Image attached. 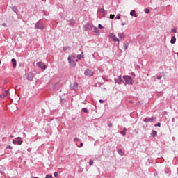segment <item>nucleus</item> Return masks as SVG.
<instances>
[{
    "instance_id": "a18cd8bd",
    "label": "nucleus",
    "mask_w": 178,
    "mask_h": 178,
    "mask_svg": "<svg viewBox=\"0 0 178 178\" xmlns=\"http://www.w3.org/2000/svg\"><path fill=\"white\" fill-rule=\"evenodd\" d=\"M169 172H170L169 170H165V173H166V174L169 173Z\"/></svg>"
},
{
    "instance_id": "39448f33",
    "label": "nucleus",
    "mask_w": 178,
    "mask_h": 178,
    "mask_svg": "<svg viewBox=\"0 0 178 178\" xmlns=\"http://www.w3.org/2000/svg\"><path fill=\"white\" fill-rule=\"evenodd\" d=\"M85 76H88V77H92L94 76V71L90 69H86L84 72Z\"/></svg>"
},
{
    "instance_id": "c9c22d12",
    "label": "nucleus",
    "mask_w": 178,
    "mask_h": 178,
    "mask_svg": "<svg viewBox=\"0 0 178 178\" xmlns=\"http://www.w3.org/2000/svg\"><path fill=\"white\" fill-rule=\"evenodd\" d=\"M108 127L112 128V127L113 126V124L112 123H108Z\"/></svg>"
},
{
    "instance_id": "f704fd0d",
    "label": "nucleus",
    "mask_w": 178,
    "mask_h": 178,
    "mask_svg": "<svg viewBox=\"0 0 178 178\" xmlns=\"http://www.w3.org/2000/svg\"><path fill=\"white\" fill-rule=\"evenodd\" d=\"M76 58H77V59H81V54H78L77 56H76Z\"/></svg>"
},
{
    "instance_id": "20e7f679",
    "label": "nucleus",
    "mask_w": 178,
    "mask_h": 178,
    "mask_svg": "<svg viewBox=\"0 0 178 178\" xmlns=\"http://www.w3.org/2000/svg\"><path fill=\"white\" fill-rule=\"evenodd\" d=\"M84 29H85V31H92L94 29V25H92V24L91 23H87L84 26Z\"/></svg>"
},
{
    "instance_id": "9d476101",
    "label": "nucleus",
    "mask_w": 178,
    "mask_h": 178,
    "mask_svg": "<svg viewBox=\"0 0 178 178\" xmlns=\"http://www.w3.org/2000/svg\"><path fill=\"white\" fill-rule=\"evenodd\" d=\"M9 94V90H6L4 92L0 95V98L1 99H5L6 97H8V95Z\"/></svg>"
},
{
    "instance_id": "7ed1b4c3",
    "label": "nucleus",
    "mask_w": 178,
    "mask_h": 178,
    "mask_svg": "<svg viewBox=\"0 0 178 178\" xmlns=\"http://www.w3.org/2000/svg\"><path fill=\"white\" fill-rule=\"evenodd\" d=\"M45 29V26H44V24H42V21L40 19L35 24V29H40V30H44Z\"/></svg>"
},
{
    "instance_id": "4c0bfd02",
    "label": "nucleus",
    "mask_w": 178,
    "mask_h": 178,
    "mask_svg": "<svg viewBox=\"0 0 178 178\" xmlns=\"http://www.w3.org/2000/svg\"><path fill=\"white\" fill-rule=\"evenodd\" d=\"M13 148V147H12V146L10 145L6 147V149H12Z\"/></svg>"
},
{
    "instance_id": "c03bdc74",
    "label": "nucleus",
    "mask_w": 178,
    "mask_h": 178,
    "mask_svg": "<svg viewBox=\"0 0 178 178\" xmlns=\"http://www.w3.org/2000/svg\"><path fill=\"white\" fill-rule=\"evenodd\" d=\"M70 24L71 26H73V24H74V23H73V22L70 21Z\"/></svg>"
},
{
    "instance_id": "b1692460",
    "label": "nucleus",
    "mask_w": 178,
    "mask_h": 178,
    "mask_svg": "<svg viewBox=\"0 0 178 178\" xmlns=\"http://www.w3.org/2000/svg\"><path fill=\"white\" fill-rule=\"evenodd\" d=\"M82 112H84L85 113H88V110H87V108H83Z\"/></svg>"
},
{
    "instance_id": "4d7b16f0",
    "label": "nucleus",
    "mask_w": 178,
    "mask_h": 178,
    "mask_svg": "<svg viewBox=\"0 0 178 178\" xmlns=\"http://www.w3.org/2000/svg\"><path fill=\"white\" fill-rule=\"evenodd\" d=\"M60 101H63V100L62 99V97H60Z\"/></svg>"
},
{
    "instance_id": "09e8293b",
    "label": "nucleus",
    "mask_w": 178,
    "mask_h": 178,
    "mask_svg": "<svg viewBox=\"0 0 178 178\" xmlns=\"http://www.w3.org/2000/svg\"><path fill=\"white\" fill-rule=\"evenodd\" d=\"M122 26H126V23L125 22H122Z\"/></svg>"
},
{
    "instance_id": "ea45409f",
    "label": "nucleus",
    "mask_w": 178,
    "mask_h": 178,
    "mask_svg": "<svg viewBox=\"0 0 178 178\" xmlns=\"http://www.w3.org/2000/svg\"><path fill=\"white\" fill-rule=\"evenodd\" d=\"M54 175V177H58V172H55Z\"/></svg>"
},
{
    "instance_id": "cd10ccee",
    "label": "nucleus",
    "mask_w": 178,
    "mask_h": 178,
    "mask_svg": "<svg viewBox=\"0 0 178 178\" xmlns=\"http://www.w3.org/2000/svg\"><path fill=\"white\" fill-rule=\"evenodd\" d=\"M92 165H94V161L90 160V161H89V165L91 166Z\"/></svg>"
},
{
    "instance_id": "58836bf2",
    "label": "nucleus",
    "mask_w": 178,
    "mask_h": 178,
    "mask_svg": "<svg viewBox=\"0 0 178 178\" xmlns=\"http://www.w3.org/2000/svg\"><path fill=\"white\" fill-rule=\"evenodd\" d=\"M98 28H99V29H104V26H102L101 25V24H99L98 25Z\"/></svg>"
},
{
    "instance_id": "603ef678",
    "label": "nucleus",
    "mask_w": 178,
    "mask_h": 178,
    "mask_svg": "<svg viewBox=\"0 0 178 178\" xmlns=\"http://www.w3.org/2000/svg\"><path fill=\"white\" fill-rule=\"evenodd\" d=\"M76 62H79V59H76V58H75V63H76Z\"/></svg>"
},
{
    "instance_id": "f3484780",
    "label": "nucleus",
    "mask_w": 178,
    "mask_h": 178,
    "mask_svg": "<svg viewBox=\"0 0 178 178\" xmlns=\"http://www.w3.org/2000/svg\"><path fill=\"white\" fill-rule=\"evenodd\" d=\"M170 44H176V36H172L171 38Z\"/></svg>"
},
{
    "instance_id": "a878e982",
    "label": "nucleus",
    "mask_w": 178,
    "mask_h": 178,
    "mask_svg": "<svg viewBox=\"0 0 178 178\" xmlns=\"http://www.w3.org/2000/svg\"><path fill=\"white\" fill-rule=\"evenodd\" d=\"M171 33H177V29L176 28L172 29Z\"/></svg>"
},
{
    "instance_id": "bf43d9fd",
    "label": "nucleus",
    "mask_w": 178,
    "mask_h": 178,
    "mask_svg": "<svg viewBox=\"0 0 178 178\" xmlns=\"http://www.w3.org/2000/svg\"><path fill=\"white\" fill-rule=\"evenodd\" d=\"M177 56H178V52H177Z\"/></svg>"
},
{
    "instance_id": "6e6d98bb",
    "label": "nucleus",
    "mask_w": 178,
    "mask_h": 178,
    "mask_svg": "<svg viewBox=\"0 0 178 178\" xmlns=\"http://www.w3.org/2000/svg\"><path fill=\"white\" fill-rule=\"evenodd\" d=\"M81 58H84V55H82V56H81Z\"/></svg>"
},
{
    "instance_id": "37998d69",
    "label": "nucleus",
    "mask_w": 178,
    "mask_h": 178,
    "mask_svg": "<svg viewBox=\"0 0 178 178\" xmlns=\"http://www.w3.org/2000/svg\"><path fill=\"white\" fill-rule=\"evenodd\" d=\"M99 102L100 104H104V100L99 99Z\"/></svg>"
},
{
    "instance_id": "a211bd4d",
    "label": "nucleus",
    "mask_w": 178,
    "mask_h": 178,
    "mask_svg": "<svg viewBox=\"0 0 178 178\" xmlns=\"http://www.w3.org/2000/svg\"><path fill=\"white\" fill-rule=\"evenodd\" d=\"M11 9L13 11H14L15 13H16L17 15V7L16 6H14L13 7H11Z\"/></svg>"
},
{
    "instance_id": "79ce46f5",
    "label": "nucleus",
    "mask_w": 178,
    "mask_h": 178,
    "mask_svg": "<svg viewBox=\"0 0 178 178\" xmlns=\"http://www.w3.org/2000/svg\"><path fill=\"white\" fill-rule=\"evenodd\" d=\"M79 148H81V147H83V142H81V143H80V145L79 146H78Z\"/></svg>"
},
{
    "instance_id": "ddd939ff",
    "label": "nucleus",
    "mask_w": 178,
    "mask_h": 178,
    "mask_svg": "<svg viewBox=\"0 0 178 178\" xmlns=\"http://www.w3.org/2000/svg\"><path fill=\"white\" fill-rule=\"evenodd\" d=\"M16 141L17 143L18 144V145H22V144H23V141L22 140V138L21 137H17L16 138Z\"/></svg>"
},
{
    "instance_id": "5fc2aeb1",
    "label": "nucleus",
    "mask_w": 178,
    "mask_h": 178,
    "mask_svg": "<svg viewBox=\"0 0 178 178\" xmlns=\"http://www.w3.org/2000/svg\"><path fill=\"white\" fill-rule=\"evenodd\" d=\"M32 178H38V177H32Z\"/></svg>"
},
{
    "instance_id": "a19ab883",
    "label": "nucleus",
    "mask_w": 178,
    "mask_h": 178,
    "mask_svg": "<svg viewBox=\"0 0 178 178\" xmlns=\"http://www.w3.org/2000/svg\"><path fill=\"white\" fill-rule=\"evenodd\" d=\"M2 26H3V27H8V25L6 24V23H3Z\"/></svg>"
},
{
    "instance_id": "c756f323",
    "label": "nucleus",
    "mask_w": 178,
    "mask_h": 178,
    "mask_svg": "<svg viewBox=\"0 0 178 178\" xmlns=\"http://www.w3.org/2000/svg\"><path fill=\"white\" fill-rule=\"evenodd\" d=\"M76 141H81V140L79 138H74V142L76 143Z\"/></svg>"
},
{
    "instance_id": "8fccbe9b",
    "label": "nucleus",
    "mask_w": 178,
    "mask_h": 178,
    "mask_svg": "<svg viewBox=\"0 0 178 178\" xmlns=\"http://www.w3.org/2000/svg\"><path fill=\"white\" fill-rule=\"evenodd\" d=\"M123 131H127V128H124Z\"/></svg>"
},
{
    "instance_id": "423d86ee",
    "label": "nucleus",
    "mask_w": 178,
    "mask_h": 178,
    "mask_svg": "<svg viewBox=\"0 0 178 178\" xmlns=\"http://www.w3.org/2000/svg\"><path fill=\"white\" fill-rule=\"evenodd\" d=\"M156 117H152L150 118H146L143 120V122H145V123H153V122H156Z\"/></svg>"
},
{
    "instance_id": "13d9d810",
    "label": "nucleus",
    "mask_w": 178,
    "mask_h": 178,
    "mask_svg": "<svg viewBox=\"0 0 178 178\" xmlns=\"http://www.w3.org/2000/svg\"><path fill=\"white\" fill-rule=\"evenodd\" d=\"M169 176H170V175H169Z\"/></svg>"
},
{
    "instance_id": "bb28decb",
    "label": "nucleus",
    "mask_w": 178,
    "mask_h": 178,
    "mask_svg": "<svg viewBox=\"0 0 178 178\" xmlns=\"http://www.w3.org/2000/svg\"><path fill=\"white\" fill-rule=\"evenodd\" d=\"M113 41L119 42V38H116V35H114Z\"/></svg>"
},
{
    "instance_id": "7c9ffc66",
    "label": "nucleus",
    "mask_w": 178,
    "mask_h": 178,
    "mask_svg": "<svg viewBox=\"0 0 178 178\" xmlns=\"http://www.w3.org/2000/svg\"><path fill=\"white\" fill-rule=\"evenodd\" d=\"M120 134H122V136H126V132L124 131H121Z\"/></svg>"
},
{
    "instance_id": "4468645a",
    "label": "nucleus",
    "mask_w": 178,
    "mask_h": 178,
    "mask_svg": "<svg viewBox=\"0 0 178 178\" xmlns=\"http://www.w3.org/2000/svg\"><path fill=\"white\" fill-rule=\"evenodd\" d=\"M129 45H130V42H127L126 43H123L124 51H127V48H129Z\"/></svg>"
},
{
    "instance_id": "4be33fe9",
    "label": "nucleus",
    "mask_w": 178,
    "mask_h": 178,
    "mask_svg": "<svg viewBox=\"0 0 178 178\" xmlns=\"http://www.w3.org/2000/svg\"><path fill=\"white\" fill-rule=\"evenodd\" d=\"M118 152L119 155H121V156H123V155H124V152H123V150H122V149H119L118 150Z\"/></svg>"
},
{
    "instance_id": "dca6fc26",
    "label": "nucleus",
    "mask_w": 178,
    "mask_h": 178,
    "mask_svg": "<svg viewBox=\"0 0 178 178\" xmlns=\"http://www.w3.org/2000/svg\"><path fill=\"white\" fill-rule=\"evenodd\" d=\"M94 33H96V35H99V29L97 27H93Z\"/></svg>"
},
{
    "instance_id": "49530a36",
    "label": "nucleus",
    "mask_w": 178,
    "mask_h": 178,
    "mask_svg": "<svg viewBox=\"0 0 178 178\" xmlns=\"http://www.w3.org/2000/svg\"><path fill=\"white\" fill-rule=\"evenodd\" d=\"M131 76H136V74H134V72H131Z\"/></svg>"
},
{
    "instance_id": "72a5a7b5",
    "label": "nucleus",
    "mask_w": 178,
    "mask_h": 178,
    "mask_svg": "<svg viewBox=\"0 0 178 178\" xmlns=\"http://www.w3.org/2000/svg\"><path fill=\"white\" fill-rule=\"evenodd\" d=\"M145 13H149V9L148 8L145 9Z\"/></svg>"
},
{
    "instance_id": "f03ea898",
    "label": "nucleus",
    "mask_w": 178,
    "mask_h": 178,
    "mask_svg": "<svg viewBox=\"0 0 178 178\" xmlns=\"http://www.w3.org/2000/svg\"><path fill=\"white\" fill-rule=\"evenodd\" d=\"M123 79H124L125 82H123V84L126 86V84H130L131 86H133L134 83V80L131 79V76H129L127 75H124Z\"/></svg>"
},
{
    "instance_id": "9b49d317",
    "label": "nucleus",
    "mask_w": 178,
    "mask_h": 178,
    "mask_svg": "<svg viewBox=\"0 0 178 178\" xmlns=\"http://www.w3.org/2000/svg\"><path fill=\"white\" fill-rule=\"evenodd\" d=\"M115 83H117V84H120V83H123V80H122V75L118 76V78H115Z\"/></svg>"
},
{
    "instance_id": "6e6552de",
    "label": "nucleus",
    "mask_w": 178,
    "mask_h": 178,
    "mask_svg": "<svg viewBox=\"0 0 178 178\" xmlns=\"http://www.w3.org/2000/svg\"><path fill=\"white\" fill-rule=\"evenodd\" d=\"M36 65H37L38 67H40L42 70H45V69H47V65L45 64H44V63H42V62H38V63H37Z\"/></svg>"
},
{
    "instance_id": "e433bc0d",
    "label": "nucleus",
    "mask_w": 178,
    "mask_h": 178,
    "mask_svg": "<svg viewBox=\"0 0 178 178\" xmlns=\"http://www.w3.org/2000/svg\"><path fill=\"white\" fill-rule=\"evenodd\" d=\"M161 79H162V76L161 75L157 76V80H161Z\"/></svg>"
},
{
    "instance_id": "052dcab7",
    "label": "nucleus",
    "mask_w": 178,
    "mask_h": 178,
    "mask_svg": "<svg viewBox=\"0 0 178 178\" xmlns=\"http://www.w3.org/2000/svg\"><path fill=\"white\" fill-rule=\"evenodd\" d=\"M42 1H45V0H42Z\"/></svg>"
},
{
    "instance_id": "de8ad7c7",
    "label": "nucleus",
    "mask_w": 178,
    "mask_h": 178,
    "mask_svg": "<svg viewBox=\"0 0 178 178\" xmlns=\"http://www.w3.org/2000/svg\"><path fill=\"white\" fill-rule=\"evenodd\" d=\"M16 143H17V140H13V144H16Z\"/></svg>"
},
{
    "instance_id": "2eb2a0df",
    "label": "nucleus",
    "mask_w": 178,
    "mask_h": 178,
    "mask_svg": "<svg viewBox=\"0 0 178 178\" xmlns=\"http://www.w3.org/2000/svg\"><path fill=\"white\" fill-rule=\"evenodd\" d=\"M11 62L13 63V69H16V66H17L16 59H15V58L11 59Z\"/></svg>"
},
{
    "instance_id": "c85d7f7f",
    "label": "nucleus",
    "mask_w": 178,
    "mask_h": 178,
    "mask_svg": "<svg viewBox=\"0 0 178 178\" xmlns=\"http://www.w3.org/2000/svg\"><path fill=\"white\" fill-rule=\"evenodd\" d=\"M155 127H161V123H156V124H154Z\"/></svg>"
},
{
    "instance_id": "412c9836",
    "label": "nucleus",
    "mask_w": 178,
    "mask_h": 178,
    "mask_svg": "<svg viewBox=\"0 0 178 178\" xmlns=\"http://www.w3.org/2000/svg\"><path fill=\"white\" fill-rule=\"evenodd\" d=\"M118 37H119V38H121V40H122V38H124V37H126V34H124V33H119Z\"/></svg>"
},
{
    "instance_id": "473e14b6",
    "label": "nucleus",
    "mask_w": 178,
    "mask_h": 178,
    "mask_svg": "<svg viewBox=\"0 0 178 178\" xmlns=\"http://www.w3.org/2000/svg\"><path fill=\"white\" fill-rule=\"evenodd\" d=\"M110 19H115V15L111 14L110 15Z\"/></svg>"
},
{
    "instance_id": "6ab92c4d",
    "label": "nucleus",
    "mask_w": 178,
    "mask_h": 178,
    "mask_svg": "<svg viewBox=\"0 0 178 178\" xmlns=\"http://www.w3.org/2000/svg\"><path fill=\"white\" fill-rule=\"evenodd\" d=\"M98 12H99L100 13H102L104 15H106V11L103 8H99Z\"/></svg>"
},
{
    "instance_id": "0eeeda50",
    "label": "nucleus",
    "mask_w": 178,
    "mask_h": 178,
    "mask_svg": "<svg viewBox=\"0 0 178 178\" xmlns=\"http://www.w3.org/2000/svg\"><path fill=\"white\" fill-rule=\"evenodd\" d=\"M70 88L72 90V91H76V90L79 88V83L77 82H74L73 84L70 85Z\"/></svg>"
},
{
    "instance_id": "5701e85b",
    "label": "nucleus",
    "mask_w": 178,
    "mask_h": 178,
    "mask_svg": "<svg viewBox=\"0 0 178 178\" xmlns=\"http://www.w3.org/2000/svg\"><path fill=\"white\" fill-rule=\"evenodd\" d=\"M67 49H69V51H70V47L67 46V47H63V51L64 52H66V51H67Z\"/></svg>"
},
{
    "instance_id": "f257e3e1",
    "label": "nucleus",
    "mask_w": 178,
    "mask_h": 178,
    "mask_svg": "<svg viewBox=\"0 0 178 178\" xmlns=\"http://www.w3.org/2000/svg\"><path fill=\"white\" fill-rule=\"evenodd\" d=\"M76 56H73V54H70L68 56L67 60L69 63L70 67L74 69L76 66H77V63H75Z\"/></svg>"
},
{
    "instance_id": "3c124183",
    "label": "nucleus",
    "mask_w": 178,
    "mask_h": 178,
    "mask_svg": "<svg viewBox=\"0 0 178 178\" xmlns=\"http://www.w3.org/2000/svg\"><path fill=\"white\" fill-rule=\"evenodd\" d=\"M103 77V80H106L108 81V80L106 79V78H105L104 76H102Z\"/></svg>"
},
{
    "instance_id": "f8f14e48",
    "label": "nucleus",
    "mask_w": 178,
    "mask_h": 178,
    "mask_svg": "<svg viewBox=\"0 0 178 178\" xmlns=\"http://www.w3.org/2000/svg\"><path fill=\"white\" fill-rule=\"evenodd\" d=\"M150 136L154 138V137H156V136H158V132L155 130H152Z\"/></svg>"
},
{
    "instance_id": "393cba45",
    "label": "nucleus",
    "mask_w": 178,
    "mask_h": 178,
    "mask_svg": "<svg viewBox=\"0 0 178 178\" xmlns=\"http://www.w3.org/2000/svg\"><path fill=\"white\" fill-rule=\"evenodd\" d=\"M115 19H116L117 20H120V14H118V15H116V17H115Z\"/></svg>"
},
{
    "instance_id": "1a4fd4ad",
    "label": "nucleus",
    "mask_w": 178,
    "mask_h": 178,
    "mask_svg": "<svg viewBox=\"0 0 178 178\" xmlns=\"http://www.w3.org/2000/svg\"><path fill=\"white\" fill-rule=\"evenodd\" d=\"M26 79L29 81H33V80L34 79V75L33 74V73L29 72L26 74Z\"/></svg>"
},
{
    "instance_id": "aec40b11",
    "label": "nucleus",
    "mask_w": 178,
    "mask_h": 178,
    "mask_svg": "<svg viewBox=\"0 0 178 178\" xmlns=\"http://www.w3.org/2000/svg\"><path fill=\"white\" fill-rule=\"evenodd\" d=\"M130 15L134 16V17H137V13H136V10H133L130 12Z\"/></svg>"
},
{
    "instance_id": "2f4dec72",
    "label": "nucleus",
    "mask_w": 178,
    "mask_h": 178,
    "mask_svg": "<svg viewBox=\"0 0 178 178\" xmlns=\"http://www.w3.org/2000/svg\"><path fill=\"white\" fill-rule=\"evenodd\" d=\"M45 178H53L52 175L48 174L46 175V177Z\"/></svg>"
},
{
    "instance_id": "864d4df0",
    "label": "nucleus",
    "mask_w": 178,
    "mask_h": 178,
    "mask_svg": "<svg viewBox=\"0 0 178 178\" xmlns=\"http://www.w3.org/2000/svg\"><path fill=\"white\" fill-rule=\"evenodd\" d=\"M10 138H13V135H11V136H10Z\"/></svg>"
}]
</instances>
